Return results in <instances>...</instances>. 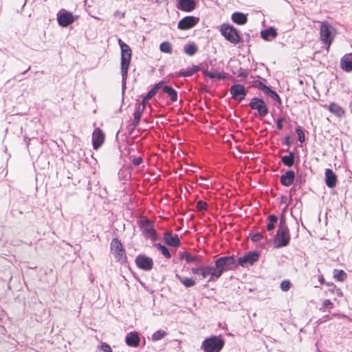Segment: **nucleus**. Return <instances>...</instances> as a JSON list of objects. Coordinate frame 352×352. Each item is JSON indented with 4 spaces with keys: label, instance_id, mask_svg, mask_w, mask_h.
I'll list each match as a JSON object with an SVG mask.
<instances>
[{
    "label": "nucleus",
    "instance_id": "f257e3e1",
    "mask_svg": "<svg viewBox=\"0 0 352 352\" xmlns=\"http://www.w3.org/2000/svg\"><path fill=\"white\" fill-rule=\"evenodd\" d=\"M118 43L121 49V74L122 86L124 87L125 85L128 69L131 59V50L130 47L124 43L120 38L118 39Z\"/></svg>",
    "mask_w": 352,
    "mask_h": 352
},
{
    "label": "nucleus",
    "instance_id": "f03ea898",
    "mask_svg": "<svg viewBox=\"0 0 352 352\" xmlns=\"http://www.w3.org/2000/svg\"><path fill=\"white\" fill-rule=\"evenodd\" d=\"M290 241V234L284 218H280L279 228L274 240L276 248L287 246Z\"/></svg>",
    "mask_w": 352,
    "mask_h": 352
},
{
    "label": "nucleus",
    "instance_id": "7ed1b4c3",
    "mask_svg": "<svg viewBox=\"0 0 352 352\" xmlns=\"http://www.w3.org/2000/svg\"><path fill=\"white\" fill-rule=\"evenodd\" d=\"M336 34V30L333 25L327 21L321 23L320 28V36L321 41L327 45V50H329Z\"/></svg>",
    "mask_w": 352,
    "mask_h": 352
},
{
    "label": "nucleus",
    "instance_id": "20e7f679",
    "mask_svg": "<svg viewBox=\"0 0 352 352\" xmlns=\"http://www.w3.org/2000/svg\"><path fill=\"white\" fill-rule=\"evenodd\" d=\"M224 340L220 336H211L201 343L204 352H219L224 346Z\"/></svg>",
    "mask_w": 352,
    "mask_h": 352
},
{
    "label": "nucleus",
    "instance_id": "39448f33",
    "mask_svg": "<svg viewBox=\"0 0 352 352\" xmlns=\"http://www.w3.org/2000/svg\"><path fill=\"white\" fill-rule=\"evenodd\" d=\"M220 274L226 271L234 270L238 267V263L234 256H221L215 261Z\"/></svg>",
    "mask_w": 352,
    "mask_h": 352
},
{
    "label": "nucleus",
    "instance_id": "423d86ee",
    "mask_svg": "<svg viewBox=\"0 0 352 352\" xmlns=\"http://www.w3.org/2000/svg\"><path fill=\"white\" fill-rule=\"evenodd\" d=\"M111 251L117 261L122 263L126 259L125 250L120 241L116 238L112 239L111 243Z\"/></svg>",
    "mask_w": 352,
    "mask_h": 352
},
{
    "label": "nucleus",
    "instance_id": "0eeeda50",
    "mask_svg": "<svg viewBox=\"0 0 352 352\" xmlns=\"http://www.w3.org/2000/svg\"><path fill=\"white\" fill-rule=\"evenodd\" d=\"M220 30L221 34L230 43L236 44L239 42L240 36L234 27L228 24H222Z\"/></svg>",
    "mask_w": 352,
    "mask_h": 352
},
{
    "label": "nucleus",
    "instance_id": "6e6552de",
    "mask_svg": "<svg viewBox=\"0 0 352 352\" xmlns=\"http://www.w3.org/2000/svg\"><path fill=\"white\" fill-rule=\"evenodd\" d=\"M140 226L144 237L155 241L157 239L156 232L154 230L153 223L148 219H141Z\"/></svg>",
    "mask_w": 352,
    "mask_h": 352
},
{
    "label": "nucleus",
    "instance_id": "1a4fd4ad",
    "mask_svg": "<svg viewBox=\"0 0 352 352\" xmlns=\"http://www.w3.org/2000/svg\"><path fill=\"white\" fill-rule=\"evenodd\" d=\"M221 276L217 264L203 266V279L208 278V282L215 281Z\"/></svg>",
    "mask_w": 352,
    "mask_h": 352
},
{
    "label": "nucleus",
    "instance_id": "9d476101",
    "mask_svg": "<svg viewBox=\"0 0 352 352\" xmlns=\"http://www.w3.org/2000/svg\"><path fill=\"white\" fill-rule=\"evenodd\" d=\"M259 258V254L256 252H249L244 256H241L236 261L238 266L241 265L243 267H247L249 265H252Z\"/></svg>",
    "mask_w": 352,
    "mask_h": 352
},
{
    "label": "nucleus",
    "instance_id": "9b49d317",
    "mask_svg": "<svg viewBox=\"0 0 352 352\" xmlns=\"http://www.w3.org/2000/svg\"><path fill=\"white\" fill-rule=\"evenodd\" d=\"M76 17L72 12L64 9L60 10L57 14V21L62 27H67L74 22Z\"/></svg>",
    "mask_w": 352,
    "mask_h": 352
},
{
    "label": "nucleus",
    "instance_id": "f8f14e48",
    "mask_svg": "<svg viewBox=\"0 0 352 352\" xmlns=\"http://www.w3.org/2000/svg\"><path fill=\"white\" fill-rule=\"evenodd\" d=\"M250 107L252 109L257 110L261 116H265L268 113L267 107L262 99L253 98L250 102Z\"/></svg>",
    "mask_w": 352,
    "mask_h": 352
},
{
    "label": "nucleus",
    "instance_id": "ddd939ff",
    "mask_svg": "<svg viewBox=\"0 0 352 352\" xmlns=\"http://www.w3.org/2000/svg\"><path fill=\"white\" fill-rule=\"evenodd\" d=\"M137 266L143 270L149 271L153 268V259L145 255H138L135 258Z\"/></svg>",
    "mask_w": 352,
    "mask_h": 352
},
{
    "label": "nucleus",
    "instance_id": "4468645a",
    "mask_svg": "<svg viewBox=\"0 0 352 352\" xmlns=\"http://www.w3.org/2000/svg\"><path fill=\"white\" fill-rule=\"evenodd\" d=\"M199 21V19L192 16H188L182 19L177 25V28L182 30H189L194 27Z\"/></svg>",
    "mask_w": 352,
    "mask_h": 352
},
{
    "label": "nucleus",
    "instance_id": "2eb2a0df",
    "mask_svg": "<svg viewBox=\"0 0 352 352\" xmlns=\"http://www.w3.org/2000/svg\"><path fill=\"white\" fill-rule=\"evenodd\" d=\"M230 94L234 99L242 100L246 96V91L243 85L236 84L230 87Z\"/></svg>",
    "mask_w": 352,
    "mask_h": 352
},
{
    "label": "nucleus",
    "instance_id": "dca6fc26",
    "mask_svg": "<svg viewBox=\"0 0 352 352\" xmlns=\"http://www.w3.org/2000/svg\"><path fill=\"white\" fill-rule=\"evenodd\" d=\"M104 133L100 129H96L92 134V144L94 149H98L104 141Z\"/></svg>",
    "mask_w": 352,
    "mask_h": 352
},
{
    "label": "nucleus",
    "instance_id": "f3484780",
    "mask_svg": "<svg viewBox=\"0 0 352 352\" xmlns=\"http://www.w3.org/2000/svg\"><path fill=\"white\" fill-rule=\"evenodd\" d=\"M178 4L177 8L184 12H191L196 7L195 0H177Z\"/></svg>",
    "mask_w": 352,
    "mask_h": 352
},
{
    "label": "nucleus",
    "instance_id": "a211bd4d",
    "mask_svg": "<svg viewBox=\"0 0 352 352\" xmlns=\"http://www.w3.org/2000/svg\"><path fill=\"white\" fill-rule=\"evenodd\" d=\"M340 68L346 72H352V53L346 54L341 58Z\"/></svg>",
    "mask_w": 352,
    "mask_h": 352
},
{
    "label": "nucleus",
    "instance_id": "6ab92c4d",
    "mask_svg": "<svg viewBox=\"0 0 352 352\" xmlns=\"http://www.w3.org/2000/svg\"><path fill=\"white\" fill-rule=\"evenodd\" d=\"M325 184L329 188H334L337 184V176L330 168L325 170Z\"/></svg>",
    "mask_w": 352,
    "mask_h": 352
},
{
    "label": "nucleus",
    "instance_id": "aec40b11",
    "mask_svg": "<svg viewBox=\"0 0 352 352\" xmlns=\"http://www.w3.org/2000/svg\"><path fill=\"white\" fill-rule=\"evenodd\" d=\"M164 239L166 243L172 247H178L180 245V240L176 234L165 232Z\"/></svg>",
    "mask_w": 352,
    "mask_h": 352
},
{
    "label": "nucleus",
    "instance_id": "412c9836",
    "mask_svg": "<svg viewBox=\"0 0 352 352\" xmlns=\"http://www.w3.org/2000/svg\"><path fill=\"white\" fill-rule=\"evenodd\" d=\"M126 344L128 346L135 347L140 343V338L136 332H130L128 333L125 338Z\"/></svg>",
    "mask_w": 352,
    "mask_h": 352
},
{
    "label": "nucleus",
    "instance_id": "4be33fe9",
    "mask_svg": "<svg viewBox=\"0 0 352 352\" xmlns=\"http://www.w3.org/2000/svg\"><path fill=\"white\" fill-rule=\"evenodd\" d=\"M328 110L338 118H342L345 114L344 109L335 102H331L329 104L328 106Z\"/></svg>",
    "mask_w": 352,
    "mask_h": 352
},
{
    "label": "nucleus",
    "instance_id": "5701e85b",
    "mask_svg": "<svg viewBox=\"0 0 352 352\" xmlns=\"http://www.w3.org/2000/svg\"><path fill=\"white\" fill-rule=\"evenodd\" d=\"M295 173L293 170H287L280 177V182L285 186H290L294 181Z\"/></svg>",
    "mask_w": 352,
    "mask_h": 352
},
{
    "label": "nucleus",
    "instance_id": "b1692460",
    "mask_svg": "<svg viewBox=\"0 0 352 352\" xmlns=\"http://www.w3.org/2000/svg\"><path fill=\"white\" fill-rule=\"evenodd\" d=\"M232 20L238 25H244L248 21L247 16L241 12H234L232 15Z\"/></svg>",
    "mask_w": 352,
    "mask_h": 352
},
{
    "label": "nucleus",
    "instance_id": "393cba45",
    "mask_svg": "<svg viewBox=\"0 0 352 352\" xmlns=\"http://www.w3.org/2000/svg\"><path fill=\"white\" fill-rule=\"evenodd\" d=\"M261 38L266 41H270L271 38H274L277 36V32L274 28H270L264 30L261 32Z\"/></svg>",
    "mask_w": 352,
    "mask_h": 352
},
{
    "label": "nucleus",
    "instance_id": "a878e982",
    "mask_svg": "<svg viewBox=\"0 0 352 352\" xmlns=\"http://www.w3.org/2000/svg\"><path fill=\"white\" fill-rule=\"evenodd\" d=\"M204 74L212 80H222L226 78V75L223 72H219L217 70L210 72L207 69H204Z\"/></svg>",
    "mask_w": 352,
    "mask_h": 352
},
{
    "label": "nucleus",
    "instance_id": "bb28decb",
    "mask_svg": "<svg viewBox=\"0 0 352 352\" xmlns=\"http://www.w3.org/2000/svg\"><path fill=\"white\" fill-rule=\"evenodd\" d=\"M175 277L186 287H192L196 284L195 280L192 277H183L177 274L175 275Z\"/></svg>",
    "mask_w": 352,
    "mask_h": 352
},
{
    "label": "nucleus",
    "instance_id": "cd10ccee",
    "mask_svg": "<svg viewBox=\"0 0 352 352\" xmlns=\"http://www.w3.org/2000/svg\"><path fill=\"white\" fill-rule=\"evenodd\" d=\"M199 70V67L197 66H192V67H189L186 70H181L178 73L175 74V76H185L188 77L193 75Z\"/></svg>",
    "mask_w": 352,
    "mask_h": 352
},
{
    "label": "nucleus",
    "instance_id": "c85d7f7f",
    "mask_svg": "<svg viewBox=\"0 0 352 352\" xmlns=\"http://www.w3.org/2000/svg\"><path fill=\"white\" fill-rule=\"evenodd\" d=\"M181 259H185L186 263H199L201 262L200 257L196 255H192L189 253H184L181 255Z\"/></svg>",
    "mask_w": 352,
    "mask_h": 352
},
{
    "label": "nucleus",
    "instance_id": "c756f323",
    "mask_svg": "<svg viewBox=\"0 0 352 352\" xmlns=\"http://www.w3.org/2000/svg\"><path fill=\"white\" fill-rule=\"evenodd\" d=\"M163 91L169 96L173 102H176L177 100V94L173 88L170 86L165 85L163 87Z\"/></svg>",
    "mask_w": 352,
    "mask_h": 352
},
{
    "label": "nucleus",
    "instance_id": "7c9ffc66",
    "mask_svg": "<svg viewBox=\"0 0 352 352\" xmlns=\"http://www.w3.org/2000/svg\"><path fill=\"white\" fill-rule=\"evenodd\" d=\"M283 163L287 166H292L294 163V154L290 152L288 155H284L281 158Z\"/></svg>",
    "mask_w": 352,
    "mask_h": 352
},
{
    "label": "nucleus",
    "instance_id": "2f4dec72",
    "mask_svg": "<svg viewBox=\"0 0 352 352\" xmlns=\"http://www.w3.org/2000/svg\"><path fill=\"white\" fill-rule=\"evenodd\" d=\"M333 277L339 281H343L346 278L347 275L343 270H334Z\"/></svg>",
    "mask_w": 352,
    "mask_h": 352
},
{
    "label": "nucleus",
    "instance_id": "473e14b6",
    "mask_svg": "<svg viewBox=\"0 0 352 352\" xmlns=\"http://www.w3.org/2000/svg\"><path fill=\"white\" fill-rule=\"evenodd\" d=\"M197 51V47L194 43L188 44L184 46V52L189 56L194 55Z\"/></svg>",
    "mask_w": 352,
    "mask_h": 352
},
{
    "label": "nucleus",
    "instance_id": "72a5a7b5",
    "mask_svg": "<svg viewBox=\"0 0 352 352\" xmlns=\"http://www.w3.org/2000/svg\"><path fill=\"white\" fill-rule=\"evenodd\" d=\"M269 223L267 225V230L272 231L275 228V223L277 222V217L274 214H271L268 217Z\"/></svg>",
    "mask_w": 352,
    "mask_h": 352
},
{
    "label": "nucleus",
    "instance_id": "f704fd0d",
    "mask_svg": "<svg viewBox=\"0 0 352 352\" xmlns=\"http://www.w3.org/2000/svg\"><path fill=\"white\" fill-rule=\"evenodd\" d=\"M154 246L160 250L161 253L167 258H170V254L167 249V248L164 245H161L160 243H155Z\"/></svg>",
    "mask_w": 352,
    "mask_h": 352
},
{
    "label": "nucleus",
    "instance_id": "c9c22d12",
    "mask_svg": "<svg viewBox=\"0 0 352 352\" xmlns=\"http://www.w3.org/2000/svg\"><path fill=\"white\" fill-rule=\"evenodd\" d=\"M160 49L162 52L171 54L172 45L169 42H163L160 44Z\"/></svg>",
    "mask_w": 352,
    "mask_h": 352
},
{
    "label": "nucleus",
    "instance_id": "e433bc0d",
    "mask_svg": "<svg viewBox=\"0 0 352 352\" xmlns=\"http://www.w3.org/2000/svg\"><path fill=\"white\" fill-rule=\"evenodd\" d=\"M166 332L164 330H158L157 331H155L153 335H152V340L153 341H157V340H160L161 339H162L163 338L165 337V336H166Z\"/></svg>",
    "mask_w": 352,
    "mask_h": 352
},
{
    "label": "nucleus",
    "instance_id": "4c0bfd02",
    "mask_svg": "<svg viewBox=\"0 0 352 352\" xmlns=\"http://www.w3.org/2000/svg\"><path fill=\"white\" fill-rule=\"evenodd\" d=\"M291 286H292V283L288 280H285L282 281V283H280V289L283 292L288 291L291 288Z\"/></svg>",
    "mask_w": 352,
    "mask_h": 352
},
{
    "label": "nucleus",
    "instance_id": "58836bf2",
    "mask_svg": "<svg viewBox=\"0 0 352 352\" xmlns=\"http://www.w3.org/2000/svg\"><path fill=\"white\" fill-rule=\"evenodd\" d=\"M296 133L298 135V140L300 142H303L305 141V139L303 131L300 127H298L296 129Z\"/></svg>",
    "mask_w": 352,
    "mask_h": 352
},
{
    "label": "nucleus",
    "instance_id": "ea45409f",
    "mask_svg": "<svg viewBox=\"0 0 352 352\" xmlns=\"http://www.w3.org/2000/svg\"><path fill=\"white\" fill-rule=\"evenodd\" d=\"M196 208L199 211L206 210L207 209V204L203 201H199L197 203Z\"/></svg>",
    "mask_w": 352,
    "mask_h": 352
},
{
    "label": "nucleus",
    "instance_id": "a19ab883",
    "mask_svg": "<svg viewBox=\"0 0 352 352\" xmlns=\"http://www.w3.org/2000/svg\"><path fill=\"white\" fill-rule=\"evenodd\" d=\"M191 271L192 274L199 275L201 276V278H203V266L199 267H192Z\"/></svg>",
    "mask_w": 352,
    "mask_h": 352
},
{
    "label": "nucleus",
    "instance_id": "79ce46f5",
    "mask_svg": "<svg viewBox=\"0 0 352 352\" xmlns=\"http://www.w3.org/2000/svg\"><path fill=\"white\" fill-rule=\"evenodd\" d=\"M100 352H112L111 348L110 346L106 343H102L100 345Z\"/></svg>",
    "mask_w": 352,
    "mask_h": 352
},
{
    "label": "nucleus",
    "instance_id": "37998d69",
    "mask_svg": "<svg viewBox=\"0 0 352 352\" xmlns=\"http://www.w3.org/2000/svg\"><path fill=\"white\" fill-rule=\"evenodd\" d=\"M333 307V304L329 300H324L322 303V307L320 309L321 310L322 309H331Z\"/></svg>",
    "mask_w": 352,
    "mask_h": 352
},
{
    "label": "nucleus",
    "instance_id": "c03bdc74",
    "mask_svg": "<svg viewBox=\"0 0 352 352\" xmlns=\"http://www.w3.org/2000/svg\"><path fill=\"white\" fill-rule=\"evenodd\" d=\"M268 96L274 100L280 102V98L278 95L274 91L272 90V91L268 94Z\"/></svg>",
    "mask_w": 352,
    "mask_h": 352
},
{
    "label": "nucleus",
    "instance_id": "a18cd8bd",
    "mask_svg": "<svg viewBox=\"0 0 352 352\" xmlns=\"http://www.w3.org/2000/svg\"><path fill=\"white\" fill-rule=\"evenodd\" d=\"M260 88L263 91V93L267 96L272 91V89L269 87L262 83H261Z\"/></svg>",
    "mask_w": 352,
    "mask_h": 352
},
{
    "label": "nucleus",
    "instance_id": "49530a36",
    "mask_svg": "<svg viewBox=\"0 0 352 352\" xmlns=\"http://www.w3.org/2000/svg\"><path fill=\"white\" fill-rule=\"evenodd\" d=\"M263 239V234L261 233H256L252 236V240L254 242L261 241Z\"/></svg>",
    "mask_w": 352,
    "mask_h": 352
},
{
    "label": "nucleus",
    "instance_id": "de8ad7c7",
    "mask_svg": "<svg viewBox=\"0 0 352 352\" xmlns=\"http://www.w3.org/2000/svg\"><path fill=\"white\" fill-rule=\"evenodd\" d=\"M144 111V107H142V105L139 104H136L135 105V111L137 113H139L140 114L142 115L143 111Z\"/></svg>",
    "mask_w": 352,
    "mask_h": 352
},
{
    "label": "nucleus",
    "instance_id": "09e8293b",
    "mask_svg": "<svg viewBox=\"0 0 352 352\" xmlns=\"http://www.w3.org/2000/svg\"><path fill=\"white\" fill-rule=\"evenodd\" d=\"M156 91L152 89L151 90H150L148 91V93L146 94V96H145L146 97V100H150L151 99L155 94H156Z\"/></svg>",
    "mask_w": 352,
    "mask_h": 352
},
{
    "label": "nucleus",
    "instance_id": "8fccbe9b",
    "mask_svg": "<svg viewBox=\"0 0 352 352\" xmlns=\"http://www.w3.org/2000/svg\"><path fill=\"white\" fill-rule=\"evenodd\" d=\"M142 162V159L140 157H134L133 160V164L138 166Z\"/></svg>",
    "mask_w": 352,
    "mask_h": 352
},
{
    "label": "nucleus",
    "instance_id": "3c124183",
    "mask_svg": "<svg viewBox=\"0 0 352 352\" xmlns=\"http://www.w3.org/2000/svg\"><path fill=\"white\" fill-rule=\"evenodd\" d=\"M283 120H284L283 118H280L278 119V120H277L276 126L279 130H281L283 129L282 122Z\"/></svg>",
    "mask_w": 352,
    "mask_h": 352
},
{
    "label": "nucleus",
    "instance_id": "603ef678",
    "mask_svg": "<svg viewBox=\"0 0 352 352\" xmlns=\"http://www.w3.org/2000/svg\"><path fill=\"white\" fill-rule=\"evenodd\" d=\"M114 16H115L116 17H118V18L122 19V18H124V12H120V11H116V12H114Z\"/></svg>",
    "mask_w": 352,
    "mask_h": 352
},
{
    "label": "nucleus",
    "instance_id": "864d4df0",
    "mask_svg": "<svg viewBox=\"0 0 352 352\" xmlns=\"http://www.w3.org/2000/svg\"><path fill=\"white\" fill-rule=\"evenodd\" d=\"M163 85V82L161 81L155 85V86L153 88L156 92L162 87Z\"/></svg>",
    "mask_w": 352,
    "mask_h": 352
},
{
    "label": "nucleus",
    "instance_id": "5fc2aeb1",
    "mask_svg": "<svg viewBox=\"0 0 352 352\" xmlns=\"http://www.w3.org/2000/svg\"><path fill=\"white\" fill-rule=\"evenodd\" d=\"M140 121V120H137V118H134L132 124L133 126L136 127L139 124Z\"/></svg>",
    "mask_w": 352,
    "mask_h": 352
},
{
    "label": "nucleus",
    "instance_id": "6e6d98bb",
    "mask_svg": "<svg viewBox=\"0 0 352 352\" xmlns=\"http://www.w3.org/2000/svg\"><path fill=\"white\" fill-rule=\"evenodd\" d=\"M140 121V120H137V118H134L132 124L133 126L136 127L139 124Z\"/></svg>",
    "mask_w": 352,
    "mask_h": 352
},
{
    "label": "nucleus",
    "instance_id": "4d7b16f0",
    "mask_svg": "<svg viewBox=\"0 0 352 352\" xmlns=\"http://www.w3.org/2000/svg\"><path fill=\"white\" fill-rule=\"evenodd\" d=\"M133 117L134 118H137V120H140L142 115L135 111L133 113Z\"/></svg>",
    "mask_w": 352,
    "mask_h": 352
},
{
    "label": "nucleus",
    "instance_id": "13d9d810",
    "mask_svg": "<svg viewBox=\"0 0 352 352\" xmlns=\"http://www.w3.org/2000/svg\"><path fill=\"white\" fill-rule=\"evenodd\" d=\"M148 101V100H146V97H144L142 100V104H140L142 105V107H144L145 108Z\"/></svg>",
    "mask_w": 352,
    "mask_h": 352
},
{
    "label": "nucleus",
    "instance_id": "bf43d9fd",
    "mask_svg": "<svg viewBox=\"0 0 352 352\" xmlns=\"http://www.w3.org/2000/svg\"><path fill=\"white\" fill-rule=\"evenodd\" d=\"M349 108H350L351 112L352 113V101L349 104Z\"/></svg>",
    "mask_w": 352,
    "mask_h": 352
}]
</instances>
